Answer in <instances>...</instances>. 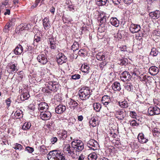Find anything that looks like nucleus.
<instances>
[{
    "label": "nucleus",
    "instance_id": "57",
    "mask_svg": "<svg viewBox=\"0 0 160 160\" xmlns=\"http://www.w3.org/2000/svg\"><path fill=\"white\" fill-rule=\"evenodd\" d=\"M130 124L131 126L133 127H137L138 125V124L136 122V121L135 120H133L132 121L130 122Z\"/></svg>",
    "mask_w": 160,
    "mask_h": 160
},
{
    "label": "nucleus",
    "instance_id": "36",
    "mask_svg": "<svg viewBox=\"0 0 160 160\" xmlns=\"http://www.w3.org/2000/svg\"><path fill=\"white\" fill-rule=\"evenodd\" d=\"M159 53V52L154 48H152L150 55L153 57L156 56Z\"/></svg>",
    "mask_w": 160,
    "mask_h": 160
},
{
    "label": "nucleus",
    "instance_id": "50",
    "mask_svg": "<svg viewBox=\"0 0 160 160\" xmlns=\"http://www.w3.org/2000/svg\"><path fill=\"white\" fill-rule=\"evenodd\" d=\"M14 115L15 117L17 119H20L22 117V113L17 111L15 112Z\"/></svg>",
    "mask_w": 160,
    "mask_h": 160
},
{
    "label": "nucleus",
    "instance_id": "45",
    "mask_svg": "<svg viewBox=\"0 0 160 160\" xmlns=\"http://www.w3.org/2000/svg\"><path fill=\"white\" fill-rule=\"evenodd\" d=\"M76 121V119L74 117H71L68 120V124L69 125H72L74 124Z\"/></svg>",
    "mask_w": 160,
    "mask_h": 160
},
{
    "label": "nucleus",
    "instance_id": "8",
    "mask_svg": "<svg viewBox=\"0 0 160 160\" xmlns=\"http://www.w3.org/2000/svg\"><path fill=\"white\" fill-rule=\"evenodd\" d=\"M98 144L97 142L94 139L90 140L88 142L87 146L90 149L95 150L97 149Z\"/></svg>",
    "mask_w": 160,
    "mask_h": 160
},
{
    "label": "nucleus",
    "instance_id": "41",
    "mask_svg": "<svg viewBox=\"0 0 160 160\" xmlns=\"http://www.w3.org/2000/svg\"><path fill=\"white\" fill-rule=\"evenodd\" d=\"M13 25L12 24L10 23H7L6 25L5 26L3 29V31L5 32H8L9 30V28Z\"/></svg>",
    "mask_w": 160,
    "mask_h": 160
},
{
    "label": "nucleus",
    "instance_id": "30",
    "mask_svg": "<svg viewBox=\"0 0 160 160\" xmlns=\"http://www.w3.org/2000/svg\"><path fill=\"white\" fill-rule=\"evenodd\" d=\"M96 58L99 61L104 60H105V56L103 53L99 52L97 54Z\"/></svg>",
    "mask_w": 160,
    "mask_h": 160
},
{
    "label": "nucleus",
    "instance_id": "25",
    "mask_svg": "<svg viewBox=\"0 0 160 160\" xmlns=\"http://www.w3.org/2000/svg\"><path fill=\"white\" fill-rule=\"evenodd\" d=\"M23 48L20 44H19L14 49V52L16 55H19L22 52Z\"/></svg>",
    "mask_w": 160,
    "mask_h": 160
},
{
    "label": "nucleus",
    "instance_id": "13",
    "mask_svg": "<svg viewBox=\"0 0 160 160\" xmlns=\"http://www.w3.org/2000/svg\"><path fill=\"white\" fill-rule=\"evenodd\" d=\"M51 116V113L50 112L48 111L41 112L40 115V118L44 120H49Z\"/></svg>",
    "mask_w": 160,
    "mask_h": 160
},
{
    "label": "nucleus",
    "instance_id": "62",
    "mask_svg": "<svg viewBox=\"0 0 160 160\" xmlns=\"http://www.w3.org/2000/svg\"><path fill=\"white\" fill-rule=\"evenodd\" d=\"M50 44V48L51 49L55 50L56 48V43Z\"/></svg>",
    "mask_w": 160,
    "mask_h": 160
},
{
    "label": "nucleus",
    "instance_id": "34",
    "mask_svg": "<svg viewBox=\"0 0 160 160\" xmlns=\"http://www.w3.org/2000/svg\"><path fill=\"white\" fill-rule=\"evenodd\" d=\"M79 49V45L78 42H74L73 44L71 46V49L73 52L78 50Z\"/></svg>",
    "mask_w": 160,
    "mask_h": 160
},
{
    "label": "nucleus",
    "instance_id": "47",
    "mask_svg": "<svg viewBox=\"0 0 160 160\" xmlns=\"http://www.w3.org/2000/svg\"><path fill=\"white\" fill-rule=\"evenodd\" d=\"M67 137V132L65 130L63 131L61 134V138L63 139H64L66 138Z\"/></svg>",
    "mask_w": 160,
    "mask_h": 160
},
{
    "label": "nucleus",
    "instance_id": "44",
    "mask_svg": "<svg viewBox=\"0 0 160 160\" xmlns=\"http://www.w3.org/2000/svg\"><path fill=\"white\" fill-rule=\"evenodd\" d=\"M108 63L106 61H103L99 63V66L100 69L102 70L104 67L108 65Z\"/></svg>",
    "mask_w": 160,
    "mask_h": 160
},
{
    "label": "nucleus",
    "instance_id": "46",
    "mask_svg": "<svg viewBox=\"0 0 160 160\" xmlns=\"http://www.w3.org/2000/svg\"><path fill=\"white\" fill-rule=\"evenodd\" d=\"M70 103L71 105H72V107L73 109H75V108H77L78 103L73 100L72 99L70 102Z\"/></svg>",
    "mask_w": 160,
    "mask_h": 160
},
{
    "label": "nucleus",
    "instance_id": "38",
    "mask_svg": "<svg viewBox=\"0 0 160 160\" xmlns=\"http://www.w3.org/2000/svg\"><path fill=\"white\" fill-rule=\"evenodd\" d=\"M31 123L25 122L23 124L22 129L24 130H27L29 129L31 127Z\"/></svg>",
    "mask_w": 160,
    "mask_h": 160
},
{
    "label": "nucleus",
    "instance_id": "24",
    "mask_svg": "<svg viewBox=\"0 0 160 160\" xmlns=\"http://www.w3.org/2000/svg\"><path fill=\"white\" fill-rule=\"evenodd\" d=\"M110 22L112 25L116 27H118L119 25V22L116 18H111L110 20Z\"/></svg>",
    "mask_w": 160,
    "mask_h": 160
},
{
    "label": "nucleus",
    "instance_id": "23",
    "mask_svg": "<svg viewBox=\"0 0 160 160\" xmlns=\"http://www.w3.org/2000/svg\"><path fill=\"white\" fill-rule=\"evenodd\" d=\"M106 17L105 14L103 12L100 13L98 17V20L99 21L100 23L102 24L106 22Z\"/></svg>",
    "mask_w": 160,
    "mask_h": 160
},
{
    "label": "nucleus",
    "instance_id": "55",
    "mask_svg": "<svg viewBox=\"0 0 160 160\" xmlns=\"http://www.w3.org/2000/svg\"><path fill=\"white\" fill-rule=\"evenodd\" d=\"M129 115L132 118H136L137 114L135 111H131L130 112Z\"/></svg>",
    "mask_w": 160,
    "mask_h": 160
},
{
    "label": "nucleus",
    "instance_id": "51",
    "mask_svg": "<svg viewBox=\"0 0 160 160\" xmlns=\"http://www.w3.org/2000/svg\"><path fill=\"white\" fill-rule=\"evenodd\" d=\"M68 8L70 11L74 12L75 11V8L73 4L69 5L68 6Z\"/></svg>",
    "mask_w": 160,
    "mask_h": 160
},
{
    "label": "nucleus",
    "instance_id": "31",
    "mask_svg": "<svg viewBox=\"0 0 160 160\" xmlns=\"http://www.w3.org/2000/svg\"><path fill=\"white\" fill-rule=\"evenodd\" d=\"M30 97V95L29 92L27 91L25 92L23 91L22 94L21 95V98L23 100L27 99Z\"/></svg>",
    "mask_w": 160,
    "mask_h": 160
},
{
    "label": "nucleus",
    "instance_id": "59",
    "mask_svg": "<svg viewBox=\"0 0 160 160\" xmlns=\"http://www.w3.org/2000/svg\"><path fill=\"white\" fill-rule=\"evenodd\" d=\"M57 140L58 139L56 137H53L51 139V142L53 144L56 142Z\"/></svg>",
    "mask_w": 160,
    "mask_h": 160
},
{
    "label": "nucleus",
    "instance_id": "18",
    "mask_svg": "<svg viewBox=\"0 0 160 160\" xmlns=\"http://www.w3.org/2000/svg\"><path fill=\"white\" fill-rule=\"evenodd\" d=\"M160 15V12L158 10L149 13V16L152 19H156L159 18Z\"/></svg>",
    "mask_w": 160,
    "mask_h": 160
},
{
    "label": "nucleus",
    "instance_id": "37",
    "mask_svg": "<svg viewBox=\"0 0 160 160\" xmlns=\"http://www.w3.org/2000/svg\"><path fill=\"white\" fill-rule=\"evenodd\" d=\"M119 104L120 106L122 108H126L128 107V103L125 101H124L121 102H119Z\"/></svg>",
    "mask_w": 160,
    "mask_h": 160
},
{
    "label": "nucleus",
    "instance_id": "9",
    "mask_svg": "<svg viewBox=\"0 0 160 160\" xmlns=\"http://www.w3.org/2000/svg\"><path fill=\"white\" fill-rule=\"evenodd\" d=\"M131 77L130 74L128 72L126 71H124L122 73L120 76V79L124 82L129 81Z\"/></svg>",
    "mask_w": 160,
    "mask_h": 160
},
{
    "label": "nucleus",
    "instance_id": "32",
    "mask_svg": "<svg viewBox=\"0 0 160 160\" xmlns=\"http://www.w3.org/2000/svg\"><path fill=\"white\" fill-rule=\"evenodd\" d=\"M108 0H95L96 4L99 6H102L106 4Z\"/></svg>",
    "mask_w": 160,
    "mask_h": 160
},
{
    "label": "nucleus",
    "instance_id": "60",
    "mask_svg": "<svg viewBox=\"0 0 160 160\" xmlns=\"http://www.w3.org/2000/svg\"><path fill=\"white\" fill-rule=\"evenodd\" d=\"M5 102L6 103L7 106L9 107L10 105L11 101L9 98H8L5 100Z\"/></svg>",
    "mask_w": 160,
    "mask_h": 160
},
{
    "label": "nucleus",
    "instance_id": "54",
    "mask_svg": "<svg viewBox=\"0 0 160 160\" xmlns=\"http://www.w3.org/2000/svg\"><path fill=\"white\" fill-rule=\"evenodd\" d=\"M49 42L50 44H54L56 43L55 39L53 36L49 38Z\"/></svg>",
    "mask_w": 160,
    "mask_h": 160
},
{
    "label": "nucleus",
    "instance_id": "29",
    "mask_svg": "<svg viewBox=\"0 0 160 160\" xmlns=\"http://www.w3.org/2000/svg\"><path fill=\"white\" fill-rule=\"evenodd\" d=\"M128 60L126 58H122L117 61L118 64L121 65H126L128 63Z\"/></svg>",
    "mask_w": 160,
    "mask_h": 160
},
{
    "label": "nucleus",
    "instance_id": "53",
    "mask_svg": "<svg viewBox=\"0 0 160 160\" xmlns=\"http://www.w3.org/2000/svg\"><path fill=\"white\" fill-rule=\"evenodd\" d=\"M22 146L21 144L17 143L16 144L13 148L15 149H18L20 151L22 149Z\"/></svg>",
    "mask_w": 160,
    "mask_h": 160
},
{
    "label": "nucleus",
    "instance_id": "64",
    "mask_svg": "<svg viewBox=\"0 0 160 160\" xmlns=\"http://www.w3.org/2000/svg\"><path fill=\"white\" fill-rule=\"evenodd\" d=\"M85 156L84 155H83L82 154H81L79 156L78 158V160H83Z\"/></svg>",
    "mask_w": 160,
    "mask_h": 160
},
{
    "label": "nucleus",
    "instance_id": "48",
    "mask_svg": "<svg viewBox=\"0 0 160 160\" xmlns=\"http://www.w3.org/2000/svg\"><path fill=\"white\" fill-rule=\"evenodd\" d=\"M54 124L53 122L51 121L48 122L46 125V127L49 129H52L54 127Z\"/></svg>",
    "mask_w": 160,
    "mask_h": 160
},
{
    "label": "nucleus",
    "instance_id": "39",
    "mask_svg": "<svg viewBox=\"0 0 160 160\" xmlns=\"http://www.w3.org/2000/svg\"><path fill=\"white\" fill-rule=\"evenodd\" d=\"M124 87L125 89L129 92L131 91L133 88V86L129 83L125 84Z\"/></svg>",
    "mask_w": 160,
    "mask_h": 160
},
{
    "label": "nucleus",
    "instance_id": "52",
    "mask_svg": "<svg viewBox=\"0 0 160 160\" xmlns=\"http://www.w3.org/2000/svg\"><path fill=\"white\" fill-rule=\"evenodd\" d=\"M80 77V75L79 74H75L71 76V78L74 80H76L79 79Z\"/></svg>",
    "mask_w": 160,
    "mask_h": 160
},
{
    "label": "nucleus",
    "instance_id": "5",
    "mask_svg": "<svg viewBox=\"0 0 160 160\" xmlns=\"http://www.w3.org/2000/svg\"><path fill=\"white\" fill-rule=\"evenodd\" d=\"M71 145L75 148V150L77 153V152L82 151L84 148L83 142L80 140L75 139L71 142Z\"/></svg>",
    "mask_w": 160,
    "mask_h": 160
},
{
    "label": "nucleus",
    "instance_id": "49",
    "mask_svg": "<svg viewBox=\"0 0 160 160\" xmlns=\"http://www.w3.org/2000/svg\"><path fill=\"white\" fill-rule=\"evenodd\" d=\"M153 134L154 136L158 137L160 133L158 132L157 128H154L153 130Z\"/></svg>",
    "mask_w": 160,
    "mask_h": 160
},
{
    "label": "nucleus",
    "instance_id": "63",
    "mask_svg": "<svg viewBox=\"0 0 160 160\" xmlns=\"http://www.w3.org/2000/svg\"><path fill=\"white\" fill-rule=\"evenodd\" d=\"M124 2L127 4L131 3L133 1V0H123Z\"/></svg>",
    "mask_w": 160,
    "mask_h": 160
},
{
    "label": "nucleus",
    "instance_id": "15",
    "mask_svg": "<svg viewBox=\"0 0 160 160\" xmlns=\"http://www.w3.org/2000/svg\"><path fill=\"white\" fill-rule=\"evenodd\" d=\"M57 61L58 63L60 64H62L67 61V57L62 53H59L57 57Z\"/></svg>",
    "mask_w": 160,
    "mask_h": 160
},
{
    "label": "nucleus",
    "instance_id": "61",
    "mask_svg": "<svg viewBox=\"0 0 160 160\" xmlns=\"http://www.w3.org/2000/svg\"><path fill=\"white\" fill-rule=\"evenodd\" d=\"M113 3L115 5H118L120 3L121 0H112Z\"/></svg>",
    "mask_w": 160,
    "mask_h": 160
},
{
    "label": "nucleus",
    "instance_id": "3",
    "mask_svg": "<svg viewBox=\"0 0 160 160\" xmlns=\"http://www.w3.org/2000/svg\"><path fill=\"white\" fill-rule=\"evenodd\" d=\"M47 87L48 89L44 88L43 90L46 93H50L52 91L54 92L57 91L59 89V86L57 82H51L48 83Z\"/></svg>",
    "mask_w": 160,
    "mask_h": 160
},
{
    "label": "nucleus",
    "instance_id": "4",
    "mask_svg": "<svg viewBox=\"0 0 160 160\" xmlns=\"http://www.w3.org/2000/svg\"><path fill=\"white\" fill-rule=\"evenodd\" d=\"M79 96L80 98L83 100L88 99L90 96V92L88 88H82L79 91Z\"/></svg>",
    "mask_w": 160,
    "mask_h": 160
},
{
    "label": "nucleus",
    "instance_id": "21",
    "mask_svg": "<svg viewBox=\"0 0 160 160\" xmlns=\"http://www.w3.org/2000/svg\"><path fill=\"white\" fill-rule=\"evenodd\" d=\"M43 25L45 30H48L51 27L50 21L48 18H45L42 20Z\"/></svg>",
    "mask_w": 160,
    "mask_h": 160
},
{
    "label": "nucleus",
    "instance_id": "11",
    "mask_svg": "<svg viewBox=\"0 0 160 160\" xmlns=\"http://www.w3.org/2000/svg\"><path fill=\"white\" fill-rule=\"evenodd\" d=\"M38 110L41 112H43V111H46L48 108L47 103L45 102H42L37 103Z\"/></svg>",
    "mask_w": 160,
    "mask_h": 160
},
{
    "label": "nucleus",
    "instance_id": "20",
    "mask_svg": "<svg viewBox=\"0 0 160 160\" xmlns=\"http://www.w3.org/2000/svg\"><path fill=\"white\" fill-rule=\"evenodd\" d=\"M159 71L158 68L155 66L151 67L149 69L150 73L153 76H155L158 74L159 72Z\"/></svg>",
    "mask_w": 160,
    "mask_h": 160
},
{
    "label": "nucleus",
    "instance_id": "40",
    "mask_svg": "<svg viewBox=\"0 0 160 160\" xmlns=\"http://www.w3.org/2000/svg\"><path fill=\"white\" fill-rule=\"evenodd\" d=\"M81 69L83 72H87L89 70V67L87 65L83 64L82 66Z\"/></svg>",
    "mask_w": 160,
    "mask_h": 160
},
{
    "label": "nucleus",
    "instance_id": "17",
    "mask_svg": "<svg viewBox=\"0 0 160 160\" xmlns=\"http://www.w3.org/2000/svg\"><path fill=\"white\" fill-rule=\"evenodd\" d=\"M66 109V107L65 105L60 104L55 109L56 112L58 114H61L64 112Z\"/></svg>",
    "mask_w": 160,
    "mask_h": 160
},
{
    "label": "nucleus",
    "instance_id": "1",
    "mask_svg": "<svg viewBox=\"0 0 160 160\" xmlns=\"http://www.w3.org/2000/svg\"><path fill=\"white\" fill-rule=\"evenodd\" d=\"M47 157L48 160H67L65 155L59 150H54L49 152Z\"/></svg>",
    "mask_w": 160,
    "mask_h": 160
},
{
    "label": "nucleus",
    "instance_id": "12",
    "mask_svg": "<svg viewBox=\"0 0 160 160\" xmlns=\"http://www.w3.org/2000/svg\"><path fill=\"white\" fill-rule=\"evenodd\" d=\"M37 59L39 62L43 65L46 64L48 62V59L46 55L44 54L38 55L37 57Z\"/></svg>",
    "mask_w": 160,
    "mask_h": 160
},
{
    "label": "nucleus",
    "instance_id": "35",
    "mask_svg": "<svg viewBox=\"0 0 160 160\" xmlns=\"http://www.w3.org/2000/svg\"><path fill=\"white\" fill-rule=\"evenodd\" d=\"M93 107L94 110L97 112H99L101 108V104L98 103H94L93 104Z\"/></svg>",
    "mask_w": 160,
    "mask_h": 160
},
{
    "label": "nucleus",
    "instance_id": "33",
    "mask_svg": "<svg viewBox=\"0 0 160 160\" xmlns=\"http://www.w3.org/2000/svg\"><path fill=\"white\" fill-rule=\"evenodd\" d=\"M97 158V155L95 152L91 153L89 155L88 157V159L89 160H96Z\"/></svg>",
    "mask_w": 160,
    "mask_h": 160
},
{
    "label": "nucleus",
    "instance_id": "27",
    "mask_svg": "<svg viewBox=\"0 0 160 160\" xmlns=\"http://www.w3.org/2000/svg\"><path fill=\"white\" fill-rule=\"evenodd\" d=\"M8 68L11 69L9 71L12 73H14L17 72L18 70L17 64L15 63L12 64L8 66Z\"/></svg>",
    "mask_w": 160,
    "mask_h": 160
},
{
    "label": "nucleus",
    "instance_id": "16",
    "mask_svg": "<svg viewBox=\"0 0 160 160\" xmlns=\"http://www.w3.org/2000/svg\"><path fill=\"white\" fill-rule=\"evenodd\" d=\"M141 29L140 25L132 24L130 27V31L132 33H135L139 31Z\"/></svg>",
    "mask_w": 160,
    "mask_h": 160
},
{
    "label": "nucleus",
    "instance_id": "26",
    "mask_svg": "<svg viewBox=\"0 0 160 160\" xmlns=\"http://www.w3.org/2000/svg\"><path fill=\"white\" fill-rule=\"evenodd\" d=\"M98 118L97 117H92L89 121L90 124L93 127L96 126L98 124Z\"/></svg>",
    "mask_w": 160,
    "mask_h": 160
},
{
    "label": "nucleus",
    "instance_id": "42",
    "mask_svg": "<svg viewBox=\"0 0 160 160\" xmlns=\"http://www.w3.org/2000/svg\"><path fill=\"white\" fill-rule=\"evenodd\" d=\"M132 75L138 76L140 74V72L138 69L135 68L133 69L132 72H131Z\"/></svg>",
    "mask_w": 160,
    "mask_h": 160
},
{
    "label": "nucleus",
    "instance_id": "6",
    "mask_svg": "<svg viewBox=\"0 0 160 160\" xmlns=\"http://www.w3.org/2000/svg\"><path fill=\"white\" fill-rule=\"evenodd\" d=\"M115 117L119 120H123L126 115V112L124 109L118 110L115 112Z\"/></svg>",
    "mask_w": 160,
    "mask_h": 160
},
{
    "label": "nucleus",
    "instance_id": "28",
    "mask_svg": "<svg viewBox=\"0 0 160 160\" xmlns=\"http://www.w3.org/2000/svg\"><path fill=\"white\" fill-rule=\"evenodd\" d=\"M39 148V152L42 154L45 155L48 152V151L46 148V147L43 145L40 146Z\"/></svg>",
    "mask_w": 160,
    "mask_h": 160
},
{
    "label": "nucleus",
    "instance_id": "10",
    "mask_svg": "<svg viewBox=\"0 0 160 160\" xmlns=\"http://www.w3.org/2000/svg\"><path fill=\"white\" fill-rule=\"evenodd\" d=\"M140 79L141 81L145 83H150L153 80V78L152 77L146 75L144 74H141L140 75Z\"/></svg>",
    "mask_w": 160,
    "mask_h": 160
},
{
    "label": "nucleus",
    "instance_id": "19",
    "mask_svg": "<svg viewBox=\"0 0 160 160\" xmlns=\"http://www.w3.org/2000/svg\"><path fill=\"white\" fill-rule=\"evenodd\" d=\"M138 139L139 142L141 143H146L148 141V139L144 137L143 134L142 133L138 134Z\"/></svg>",
    "mask_w": 160,
    "mask_h": 160
},
{
    "label": "nucleus",
    "instance_id": "14",
    "mask_svg": "<svg viewBox=\"0 0 160 160\" xmlns=\"http://www.w3.org/2000/svg\"><path fill=\"white\" fill-rule=\"evenodd\" d=\"M102 102L106 107H107V108L108 109L107 106L108 107V105H111L112 103L111 102L110 97L107 95H104L103 96L102 99Z\"/></svg>",
    "mask_w": 160,
    "mask_h": 160
},
{
    "label": "nucleus",
    "instance_id": "58",
    "mask_svg": "<svg viewBox=\"0 0 160 160\" xmlns=\"http://www.w3.org/2000/svg\"><path fill=\"white\" fill-rule=\"evenodd\" d=\"M10 0H4V1L2 2V5L5 6L7 5H9L10 4H9V2Z\"/></svg>",
    "mask_w": 160,
    "mask_h": 160
},
{
    "label": "nucleus",
    "instance_id": "2",
    "mask_svg": "<svg viewBox=\"0 0 160 160\" xmlns=\"http://www.w3.org/2000/svg\"><path fill=\"white\" fill-rule=\"evenodd\" d=\"M63 150L66 153L69 154L73 158H77L78 156L75 150V148L69 144L64 145Z\"/></svg>",
    "mask_w": 160,
    "mask_h": 160
},
{
    "label": "nucleus",
    "instance_id": "43",
    "mask_svg": "<svg viewBox=\"0 0 160 160\" xmlns=\"http://www.w3.org/2000/svg\"><path fill=\"white\" fill-rule=\"evenodd\" d=\"M42 36L39 34L38 35V34H36L34 36V41L37 42H39L41 41Z\"/></svg>",
    "mask_w": 160,
    "mask_h": 160
},
{
    "label": "nucleus",
    "instance_id": "7",
    "mask_svg": "<svg viewBox=\"0 0 160 160\" xmlns=\"http://www.w3.org/2000/svg\"><path fill=\"white\" fill-rule=\"evenodd\" d=\"M148 112L150 116L158 115L160 113V109L156 106H151L148 108Z\"/></svg>",
    "mask_w": 160,
    "mask_h": 160
},
{
    "label": "nucleus",
    "instance_id": "56",
    "mask_svg": "<svg viewBox=\"0 0 160 160\" xmlns=\"http://www.w3.org/2000/svg\"><path fill=\"white\" fill-rule=\"evenodd\" d=\"M26 150L30 153L34 151V149L33 148L29 146L27 147L26 148Z\"/></svg>",
    "mask_w": 160,
    "mask_h": 160
},
{
    "label": "nucleus",
    "instance_id": "22",
    "mask_svg": "<svg viewBox=\"0 0 160 160\" xmlns=\"http://www.w3.org/2000/svg\"><path fill=\"white\" fill-rule=\"evenodd\" d=\"M112 88L115 91H119L121 90V86L118 82H114L112 85Z\"/></svg>",
    "mask_w": 160,
    "mask_h": 160
}]
</instances>
